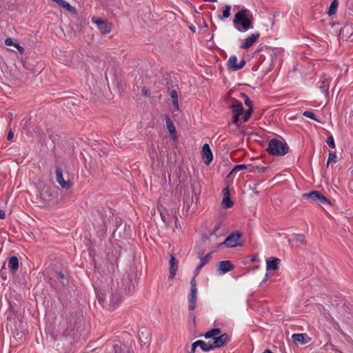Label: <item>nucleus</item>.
Listing matches in <instances>:
<instances>
[{"label": "nucleus", "instance_id": "f257e3e1", "mask_svg": "<svg viewBox=\"0 0 353 353\" xmlns=\"http://www.w3.org/2000/svg\"><path fill=\"white\" fill-rule=\"evenodd\" d=\"M220 328L215 327L210 330L203 334L205 339H212L213 342L210 343L212 350L220 348L225 345L230 341V336L227 333L221 334Z\"/></svg>", "mask_w": 353, "mask_h": 353}, {"label": "nucleus", "instance_id": "f03ea898", "mask_svg": "<svg viewBox=\"0 0 353 353\" xmlns=\"http://www.w3.org/2000/svg\"><path fill=\"white\" fill-rule=\"evenodd\" d=\"M233 23L234 24L241 23V27H236V30L239 32H246L250 29H252L253 27L252 26V14L248 9L243 8L239 12H238L235 15L233 19Z\"/></svg>", "mask_w": 353, "mask_h": 353}, {"label": "nucleus", "instance_id": "7ed1b4c3", "mask_svg": "<svg viewBox=\"0 0 353 353\" xmlns=\"http://www.w3.org/2000/svg\"><path fill=\"white\" fill-rule=\"evenodd\" d=\"M267 150L274 156H284L288 152L289 147L283 139H272L268 142Z\"/></svg>", "mask_w": 353, "mask_h": 353}, {"label": "nucleus", "instance_id": "20e7f679", "mask_svg": "<svg viewBox=\"0 0 353 353\" xmlns=\"http://www.w3.org/2000/svg\"><path fill=\"white\" fill-rule=\"evenodd\" d=\"M96 216L100 219V221L95 220L94 225L96 226L99 230L102 232H105L108 224L111 222L113 218V213L110 209L102 210L97 211Z\"/></svg>", "mask_w": 353, "mask_h": 353}, {"label": "nucleus", "instance_id": "39448f33", "mask_svg": "<svg viewBox=\"0 0 353 353\" xmlns=\"http://www.w3.org/2000/svg\"><path fill=\"white\" fill-rule=\"evenodd\" d=\"M68 323L71 328L79 330L85 323V319L81 313V310H74L70 313Z\"/></svg>", "mask_w": 353, "mask_h": 353}, {"label": "nucleus", "instance_id": "423d86ee", "mask_svg": "<svg viewBox=\"0 0 353 353\" xmlns=\"http://www.w3.org/2000/svg\"><path fill=\"white\" fill-rule=\"evenodd\" d=\"M329 307H338L343 308L347 307L349 308L350 307H353L351 303V301L347 300L341 294L335 293L332 294L330 298V305Z\"/></svg>", "mask_w": 353, "mask_h": 353}, {"label": "nucleus", "instance_id": "0eeeda50", "mask_svg": "<svg viewBox=\"0 0 353 353\" xmlns=\"http://www.w3.org/2000/svg\"><path fill=\"white\" fill-rule=\"evenodd\" d=\"M304 199L310 200L319 205H330V201L319 191H312L308 193H304L303 194Z\"/></svg>", "mask_w": 353, "mask_h": 353}, {"label": "nucleus", "instance_id": "6e6552de", "mask_svg": "<svg viewBox=\"0 0 353 353\" xmlns=\"http://www.w3.org/2000/svg\"><path fill=\"white\" fill-rule=\"evenodd\" d=\"M241 236L242 234L241 232L238 231L233 232L225 239L223 242L220 243L219 246L225 245L227 248H234L241 245V244L239 243Z\"/></svg>", "mask_w": 353, "mask_h": 353}, {"label": "nucleus", "instance_id": "1a4fd4ad", "mask_svg": "<svg viewBox=\"0 0 353 353\" xmlns=\"http://www.w3.org/2000/svg\"><path fill=\"white\" fill-rule=\"evenodd\" d=\"M190 293L189 295V305L188 309H194L196 307V298L197 293V288L196 284L195 276L190 281Z\"/></svg>", "mask_w": 353, "mask_h": 353}, {"label": "nucleus", "instance_id": "9d476101", "mask_svg": "<svg viewBox=\"0 0 353 353\" xmlns=\"http://www.w3.org/2000/svg\"><path fill=\"white\" fill-rule=\"evenodd\" d=\"M93 23L97 25V28L102 34H108L111 31V25L106 21H103L99 18L93 17L92 19Z\"/></svg>", "mask_w": 353, "mask_h": 353}, {"label": "nucleus", "instance_id": "9b49d317", "mask_svg": "<svg viewBox=\"0 0 353 353\" xmlns=\"http://www.w3.org/2000/svg\"><path fill=\"white\" fill-rule=\"evenodd\" d=\"M71 343L66 337H63L56 341L55 347L59 353H68L70 350Z\"/></svg>", "mask_w": 353, "mask_h": 353}, {"label": "nucleus", "instance_id": "f8f14e48", "mask_svg": "<svg viewBox=\"0 0 353 353\" xmlns=\"http://www.w3.org/2000/svg\"><path fill=\"white\" fill-rule=\"evenodd\" d=\"M56 181L63 189L69 190L72 187V182L70 180L65 181L63 176V170L61 168L56 169Z\"/></svg>", "mask_w": 353, "mask_h": 353}, {"label": "nucleus", "instance_id": "ddd939ff", "mask_svg": "<svg viewBox=\"0 0 353 353\" xmlns=\"http://www.w3.org/2000/svg\"><path fill=\"white\" fill-rule=\"evenodd\" d=\"M234 266L230 261H221L216 265V271L219 275H223L232 270Z\"/></svg>", "mask_w": 353, "mask_h": 353}, {"label": "nucleus", "instance_id": "4468645a", "mask_svg": "<svg viewBox=\"0 0 353 353\" xmlns=\"http://www.w3.org/2000/svg\"><path fill=\"white\" fill-rule=\"evenodd\" d=\"M19 310H8V312L6 313L8 324L11 325L13 322L16 329L17 321L21 323V312L19 313Z\"/></svg>", "mask_w": 353, "mask_h": 353}, {"label": "nucleus", "instance_id": "2eb2a0df", "mask_svg": "<svg viewBox=\"0 0 353 353\" xmlns=\"http://www.w3.org/2000/svg\"><path fill=\"white\" fill-rule=\"evenodd\" d=\"M260 37V34L259 32H256L252 34L241 43L240 48L241 49H248L251 47L253 43Z\"/></svg>", "mask_w": 353, "mask_h": 353}, {"label": "nucleus", "instance_id": "dca6fc26", "mask_svg": "<svg viewBox=\"0 0 353 353\" xmlns=\"http://www.w3.org/2000/svg\"><path fill=\"white\" fill-rule=\"evenodd\" d=\"M169 265L170 274L168 276V279L171 280L174 277L178 270V261L173 254H170Z\"/></svg>", "mask_w": 353, "mask_h": 353}, {"label": "nucleus", "instance_id": "f3484780", "mask_svg": "<svg viewBox=\"0 0 353 353\" xmlns=\"http://www.w3.org/2000/svg\"><path fill=\"white\" fill-rule=\"evenodd\" d=\"M202 156L205 159V163L209 165L213 159L212 150L208 143H205L202 147Z\"/></svg>", "mask_w": 353, "mask_h": 353}, {"label": "nucleus", "instance_id": "a211bd4d", "mask_svg": "<svg viewBox=\"0 0 353 353\" xmlns=\"http://www.w3.org/2000/svg\"><path fill=\"white\" fill-rule=\"evenodd\" d=\"M223 198L221 202V205L223 208H230L233 206L234 202L232 201L230 196V191L228 187L225 188L223 190Z\"/></svg>", "mask_w": 353, "mask_h": 353}, {"label": "nucleus", "instance_id": "6ab92c4d", "mask_svg": "<svg viewBox=\"0 0 353 353\" xmlns=\"http://www.w3.org/2000/svg\"><path fill=\"white\" fill-rule=\"evenodd\" d=\"M280 259L275 257H270L266 259V270H276L279 268Z\"/></svg>", "mask_w": 353, "mask_h": 353}, {"label": "nucleus", "instance_id": "aec40b11", "mask_svg": "<svg viewBox=\"0 0 353 353\" xmlns=\"http://www.w3.org/2000/svg\"><path fill=\"white\" fill-rule=\"evenodd\" d=\"M292 339L294 342H299L301 344H306L310 339L306 334H294Z\"/></svg>", "mask_w": 353, "mask_h": 353}, {"label": "nucleus", "instance_id": "412c9836", "mask_svg": "<svg viewBox=\"0 0 353 353\" xmlns=\"http://www.w3.org/2000/svg\"><path fill=\"white\" fill-rule=\"evenodd\" d=\"M106 353H124V345L121 342L116 343L107 349Z\"/></svg>", "mask_w": 353, "mask_h": 353}, {"label": "nucleus", "instance_id": "4be33fe9", "mask_svg": "<svg viewBox=\"0 0 353 353\" xmlns=\"http://www.w3.org/2000/svg\"><path fill=\"white\" fill-rule=\"evenodd\" d=\"M165 121H166L167 129H168L170 136L173 139H176V134L175 126H174L173 122L172 121L171 119L168 116H166Z\"/></svg>", "mask_w": 353, "mask_h": 353}, {"label": "nucleus", "instance_id": "5701e85b", "mask_svg": "<svg viewBox=\"0 0 353 353\" xmlns=\"http://www.w3.org/2000/svg\"><path fill=\"white\" fill-rule=\"evenodd\" d=\"M8 268L12 272H15L19 268V259L17 256H11L8 260Z\"/></svg>", "mask_w": 353, "mask_h": 353}, {"label": "nucleus", "instance_id": "b1692460", "mask_svg": "<svg viewBox=\"0 0 353 353\" xmlns=\"http://www.w3.org/2000/svg\"><path fill=\"white\" fill-rule=\"evenodd\" d=\"M236 65H237V57L236 55H231L227 61V66L229 70L236 71Z\"/></svg>", "mask_w": 353, "mask_h": 353}, {"label": "nucleus", "instance_id": "393cba45", "mask_svg": "<svg viewBox=\"0 0 353 353\" xmlns=\"http://www.w3.org/2000/svg\"><path fill=\"white\" fill-rule=\"evenodd\" d=\"M159 213H160V216H161V220L166 224H169V223L170 222V219H169V214H168V212L166 208H159Z\"/></svg>", "mask_w": 353, "mask_h": 353}, {"label": "nucleus", "instance_id": "a878e982", "mask_svg": "<svg viewBox=\"0 0 353 353\" xmlns=\"http://www.w3.org/2000/svg\"><path fill=\"white\" fill-rule=\"evenodd\" d=\"M170 97L172 98V104H173L174 108L176 110H179V102H178V94H177L176 90H172L170 92Z\"/></svg>", "mask_w": 353, "mask_h": 353}, {"label": "nucleus", "instance_id": "bb28decb", "mask_svg": "<svg viewBox=\"0 0 353 353\" xmlns=\"http://www.w3.org/2000/svg\"><path fill=\"white\" fill-rule=\"evenodd\" d=\"M230 109L234 114L241 115L243 113V108L241 103H237L231 105Z\"/></svg>", "mask_w": 353, "mask_h": 353}, {"label": "nucleus", "instance_id": "cd10ccee", "mask_svg": "<svg viewBox=\"0 0 353 353\" xmlns=\"http://www.w3.org/2000/svg\"><path fill=\"white\" fill-rule=\"evenodd\" d=\"M196 342L198 347H200L203 352H209L212 350V347L210 343H205L201 340L196 341Z\"/></svg>", "mask_w": 353, "mask_h": 353}, {"label": "nucleus", "instance_id": "c85d7f7f", "mask_svg": "<svg viewBox=\"0 0 353 353\" xmlns=\"http://www.w3.org/2000/svg\"><path fill=\"white\" fill-rule=\"evenodd\" d=\"M292 240L302 245L306 244L305 237L302 234H294L292 236Z\"/></svg>", "mask_w": 353, "mask_h": 353}, {"label": "nucleus", "instance_id": "c756f323", "mask_svg": "<svg viewBox=\"0 0 353 353\" xmlns=\"http://www.w3.org/2000/svg\"><path fill=\"white\" fill-rule=\"evenodd\" d=\"M329 86V80L324 79L321 81V85H319V89L322 92H324L325 94H328Z\"/></svg>", "mask_w": 353, "mask_h": 353}, {"label": "nucleus", "instance_id": "7c9ffc66", "mask_svg": "<svg viewBox=\"0 0 353 353\" xmlns=\"http://www.w3.org/2000/svg\"><path fill=\"white\" fill-rule=\"evenodd\" d=\"M338 7V1L337 0H333L330 5L329 10L327 14L331 16L336 13V9Z\"/></svg>", "mask_w": 353, "mask_h": 353}, {"label": "nucleus", "instance_id": "2f4dec72", "mask_svg": "<svg viewBox=\"0 0 353 353\" xmlns=\"http://www.w3.org/2000/svg\"><path fill=\"white\" fill-rule=\"evenodd\" d=\"M230 10L231 6L230 5H227L225 6L224 10H223L222 16L219 17V19L223 20L224 19H228L230 16Z\"/></svg>", "mask_w": 353, "mask_h": 353}, {"label": "nucleus", "instance_id": "473e14b6", "mask_svg": "<svg viewBox=\"0 0 353 353\" xmlns=\"http://www.w3.org/2000/svg\"><path fill=\"white\" fill-rule=\"evenodd\" d=\"M303 115L305 117L310 118L314 121H319V119L316 117V115L314 114L313 111L311 110H306L303 112Z\"/></svg>", "mask_w": 353, "mask_h": 353}, {"label": "nucleus", "instance_id": "72a5a7b5", "mask_svg": "<svg viewBox=\"0 0 353 353\" xmlns=\"http://www.w3.org/2000/svg\"><path fill=\"white\" fill-rule=\"evenodd\" d=\"M211 257L210 253L206 254L204 256H200V263L199 265L203 267L205 264H207Z\"/></svg>", "mask_w": 353, "mask_h": 353}, {"label": "nucleus", "instance_id": "f704fd0d", "mask_svg": "<svg viewBox=\"0 0 353 353\" xmlns=\"http://www.w3.org/2000/svg\"><path fill=\"white\" fill-rule=\"evenodd\" d=\"M241 94L244 99V103L245 105H247L249 108H252V102L250 98L245 93H241Z\"/></svg>", "mask_w": 353, "mask_h": 353}, {"label": "nucleus", "instance_id": "c9c22d12", "mask_svg": "<svg viewBox=\"0 0 353 353\" xmlns=\"http://www.w3.org/2000/svg\"><path fill=\"white\" fill-rule=\"evenodd\" d=\"M252 112H253L252 108H248V110L244 112L243 117V123H245L248 121Z\"/></svg>", "mask_w": 353, "mask_h": 353}, {"label": "nucleus", "instance_id": "e433bc0d", "mask_svg": "<svg viewBox=\"0 0 353 353\" xmlns=\"http://www.w3.org/2000/svg\"><path fill=\"white\" fill-rule=\"evenodd\" d=\"M336 161V154L334 152H329V156H328V159H327V165L330 163H335Z\"/></svg>", "mask_w": 353, "mask_h": 353}, {"label": "nucleus", "instance_id": "4c0bfd02", "mask_svg": "<svg viewBox=\"0 0 353 353\" xmlns=\"http://www.w3.org/2000/svg\"><path fill=\"white\" fill-rule=\"evenodd\" d=\"M5 44L8 46H14L16 48H21L22 49V47H21L19 46V44L18 43H14L13 42V41L12 40V39L10 38H7L6 40H5Z\"/></svg>", "mask_w": 353, "mask_h": 353}, {"label": "nucleus", "instance_id": "58836bf2", "mask_svg": "<svg viewBox=\"0 0 353 353\" xmlns=\"http://www.w3.org/2000/svg\"><path fill=\"white\" fill-rule=\"evenodd\" d=\"M326 143H327L328 146L330 148L334 149L335 148L334 140L332 136H330L327 137Z\"/></svg>", "mask_w": 353, "mask_h": 353}, {"label": "nucleus", "instance_id": "ea45409f", "mask_svg": "<svg viewBox=\"0 0 353 353\" xmlns=\"http://www.w3.org/2000/svg\"><path fill=\"white\" fill-rule=\"evenodd\" d=\"M62 8H65L68 11L70 12H74L75 11V8L72 7L68 2L65 1L63 5Z\"/></svg>", "mask_w": 353, "mask_h": 353}, {"label": "nucleus", "instance_id": "a19ab883", "mask_svg": "<svg viewBox=\"0 0 353 353\" xmlns=\"http://www.w3.org/2000/svg\"><path fill=\"white\" fill-rule=\"evenodd\" d=\"M247 168V165L245 164H239L236 165L232 170V172H237L243 169Z\"/></svg>", "mask_w": 353, "mask_h": 353}, {"label": "nucleus", "instance_id": "79ce46f5", "mask_svg": "<svg viewBox=\"0 0 353 353\" xmlns=\"http://www.w3.org/2000/svg\"><path fill=\"white\" fill-rule=\"evenodd\" d=\"M221 227V222H217L216 224H215V226H214V228L212 231L210 232V236H212L214 234H216V232L217 230H219Z\"/></svg>", "mask_w": 353, "mask_h": 353}, {"label": "nucleus", "instance_id": "37998d69", "mask_svg": "<svg viewBox=\"0 0 353 353\" xmlns=\"http://www.w3.org/2000/svg\"><path fill=\"white\" fill-rule=\"evenodd\" d=\"M245 63H246L245 60H244V59L241 60L240 62L239 63H237V65L235 66L236 71L243 68L245 66Z\"/></svg>", "mask_w": 353, "mask_h": 353}, {"label": "nucleus", "instance_id": "c03bdc74", "mask_svg": "<svg viewBox=\"0 0 353 353\" xmlns=\"http://www.w3.org/2000/svg\"><path fill=\"white\" fill-rule=\"evenodd\" d=\"M141 92L143 95L145 97L150 96V92L145 87L142 88Z\"/></svg>", "mask_w": 353, "mask_h": 353}, {"label": "nucleus", "instance_id": "a18cd8bd", "mask_svg": "<svg viewBox=\"0 0 353 353\" xmlns=\"http://www.w3.org/2000/svg\"><path fill=\"white\" fill-rule=\"evenodd\" d=\"M197 347L196 342H194L191 345V350L189 353H195V350Z\"/></svg>", "mask_w": 353, "mask_h": 353}, {"label": "nucleus", "instance_id": "49530a36", "mask_svg": "<svg viewBox=\"0 0 353 353\" xmlns=\"http://www.w3.org/2000/svg\"><path fill=\"white\" fill-rule=\"evenodd\" d=\"M139 339L141 341V343H143V345H150V340L148 339V336L145 337V339H142L141 337L140 336L139 337Z\"/></svg>", "mask_w": 353, "mask_h": 353}, {"label": "nucleus", "instance_id": "de8ad7c7", "mask_svg": "<svg viewBox=\"0 0 353 353\" xmlns=\"http://www.w3.org/2000/svg\"><path fill=\"white\" fill-rule=\"evenodd\" d=\"M97 296H98V301H99V303L101 304V306L103 307V305L101 304L103 301V295L102 293L101 294H99L97 293Z\"/></svg>", "mask_w": 353, "mask_h": 353}, {"label": "nucleus", "instance_id": "09e8293b", "mask_svg": "<svg viewBox=\"0 0 353 353\" xmlns=\"http://www.w3.org/2000/svg\"><path fill=\"white\" fill-rule=\"evenodd\" d=\"M256 169L259 172H265L268 168L265 166H256Z\"/></svg>", "mask_w": 353, "mask_h": 353}, {"label": "nucleus", "instance_id": "8fccbe9b", "mask_svg": "<svg viewBox=\"0 0 353 353\" xmlns=\"http://www.w3.org/2000/svg\"><path fill=\"white\" fill-rule=\"evenodd\" d=\"M202 268L203 267L201 265H200L199 264L196 266L195 271H194V274H195L194 276L195 277L199 274Z\"/></svg>", "mask_w": 353, "mask_h": 353}, {"label": "nucleus", "instance_id": "3c124183", "mask_svg": "<svg viewBox=\"0 0 353 353\" xmlns=\"http://www.w3.org/2000/svg\"><path fill=\"white\" fill-rule=\"evenodd\" d=\"M202 268L203 267L201 265H200L199 264L196 266L195 271H194V274H195L194 276L195 277L199 274Z\"/></svg>", "mask_w": 353, "mask_h": 353}, {"label": "nucleus", "instance_id": "603ef678", "mask_svg": "<svg viewBox=\"0 0 353 353\" xmlns=\"http://www.w3.org/2000/svg\"><path fill=\"white\" fill-rule=\"evenodd\" d=\"M202 268L203 267L201 265H200L199 264L196 266L195 271H194V274H195L194 276L195 277L199 274Z\"/></svg>", "mask_w": 353, "mask_h": 353}, {"label": "nucleus", "instance_id": "864d4df0", "mask_svg": "<svg viewBox=\"0 0 353 353\" xmlns=\"http://www.w3.org/2000/svg\"><path fill=\"white\" fill-rule=\"evenodd\" d=\"M239 116L240 115H239V114H234V116L232 117V122H233V123H234V124L237 123V122L239 120Z\"/></svg>", "mask_w": 353, "mask_h": 353}, {"label": "nucleus", "instance_id": "5fc2aeb1", "mask_svg": "<svg viewBox=\"0 0 353 353\" xmlns=\"http://www.w3.org/2000/svg\"><path fill=\"white\" fill-rule=\"evenodd\" d=\"M13 136H14V134H13L12 131L10 130L8 134V136H7V139L9 141L12 140L13 138Z\"/></svg>", "mask_w": 353, "mask_h": 353}, {"label": "nucleus", "instance_id": "6e6d98bb", "mask_svg": "<svg viewBox=\"0 0 353 353\" xmlns=\"http://www.w3.org/2000/svg\"><path fill=\"white\" fill-rule=\"evenodd\" d=\"M6 216V213L3 210H0V219H4Z\"/></svg>", "mask_w": 353, "mask_h": 353}, {"label": "nucleus", "instance_id": "4d7b16f0", "mask_svg": "<svg viewBox=\"0 0 353 353\" xmlns=\"http://www.w3.org/2000/svg\"><path fill=\"white\" fill-rule=\"evenodd\" d=\"M117 267H118V265H117V262H116V266L114 264H112V265H111L112 271L114 272V270H116V268H117Z\"/></svg>", "mask_w": 353, "mask_h": 353}, {"label": "nucleus", "instance_id": "13d9d810", "mask_svg": "<svg viewBox=\"0 0 353 353\" xmlns=\"http://www.w3.org/2000/svg\"><path fill=\"white\" fill-rule=\"evenodd\" d=\"M59 276H60L61 279H63L64 278V275L61 272L59 273Z\"/></svg>", "mask_w": 353, "mask_h": 353}, {"label": "nucleus", "instance_id": "bf43d9fd", "mask_svg": "<svg viewBox=\"0 0 353 353\" xmlns=\"http://www.w3.org/2000/svg\"><path fill=\"white\" fill-rule=\"evenodd\" d=\"M268 274H266L264 279L263 280V281H265L268 279Z\"/></svg>", "mask_w": 353, "mask_h": 353}, {"label": "nucleus", "instance_id": "052dcab7", "mask_svg": "<svg viewBox=\"0 0 353 353\" xmlns=\"http://www.w3.org/2000/svg\"><path fill=\"white\" fill-rule=\"evenodd\" d=\"M20 311H21V317H23V316H24V314H21V313H22L21 312H22V311H21V310H20ZM19 313H20V312H19ZM21 319H22V318H21Z\"/></svg>", "mask_w": 353, "mask_h": 353}, {"label": "nucleus", "instance_id": "680f3d73", "mask_svg": "<svg viewBox=\"0 0 353 353\" xmlns=\"http://www.w3.org/2000/svg\"><path fill=\"white\" fill-rule=\"evenodd\" d=\"M177 221H178V218H177V217H176V218H175V221L176 222Z\"/></svg>", "mask_w": 353, "mask_h": 353}, {"label": "nucleus", "instance_id": "e2e57ef3", "mask_svg": "<svg viewBox=\"0 0 353 353\" xmlns=\"http://www.w3.org/2000/svg\"><path fill=\"white\" fill-rule=\"evenodd\" d=\"M191 30L194 31V28H191Z\"/></svg>", "mask_w": 353, "mask_h": 353}, {"label": "nucleus", "instance_id": "0e129e2a", "mask_svg": "<svg viewBox=\"0 0 353 353\" xmlns=\"http://www.w3.org/2000/svg\"><path fill=\"white\" fill-rule=\"evenodd\" d=\"M191 30L194 31V28H191Z\"/></svg>", "mask_w": 353, "mask_h": 353}, {"label": "nucleus", "instance_id": "69168bd1", "mask_svg": "<svg viewBox=\"0 0 353 353\" xmlns=\"http://www.w3.org/2000/svg\"><path fill=\"white\" fill-rule=\"evenodd\" d=\"M191 30L194 31V28H191Z\"/></svg>", "mask_w": 353, "mask_h": 353}, {"label": "nucleus", "instance_id": "338daca9", "mask_svg": "<svg viewBox=\"0 0 353 353\" xmlns=\"http://www.w3.org/2000/svg\"><path fill=\"white\" fill-rule=\"evenodd\" d=\"M352 174H353V169H352Z\"/></svg>", "mask_w": 353, "mask_h": 353}]
</instances>
